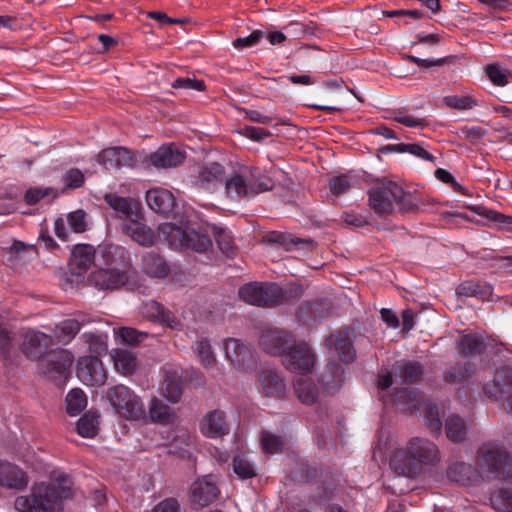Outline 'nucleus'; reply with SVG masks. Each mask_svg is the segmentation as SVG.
Wrapping results in <instances>:
<instances>
[{
	"instance_id": "774afa93",
	"label": "nucleus",
	"mask_w": 512,
	"mask_h": 512,
	"mask_svg": "<svg viewBox=\"0 0 512 512\" xmlns=\"http://www.w3.org/2000/svg\"><path fill=\"white\" fill-rule=\"evenodd\" d=\"M152 512H180V504L175 498H166L159 502Z\"/></svg>"
},
{
	"instance_id": "8fccbe9b",
	"label": "nucleus",
	"mask_w": 512,
	"mask_h": 512,
	"mask_svg": "<svg viewBox=\"0 0 512 512\" xmlns=\"http://www.w3.org/2000/svg\"><path fill=\"white\" fill-rule=\"evenodd\" d=\"M103 257L111 264L117 262L126 264L129 260V255L125 248L113 244H109L104 247Z\"/></svg>"
},
{
	"instance_id": "c756f323",
	"label": "nucleus",
	"mask_w": 512,
	"mask_h": 512,
	"mask_svg": "<svg viewBox=\"0 0 512 512\" xmlns=\"http://www.w3.org/2000/svg\"><path fill=\"white\" fill-rule=\"evenodd\" d=\"M148 418L156 424L170 425L176 421L177 415L174 409L166 405L162 400L152 397L149 401Z\"/></svg>"
},
{
	"instance_id": "864d4df0",
	"label": "nucleus",
	"mask_w": 512,
	"mask_h": 512,
	"mask_svg": "<svg viewBox=\"0 0 512 512\" xmlns=\"http://www.w3.org/2000/svg\"><path fill=\"white\" fill-rule=\"evenodd\" d=\"M445 104L457 110H469L476 106V101L468 96H446L444 98Z\"/></svg>"
},
{
	"instance_id": "a878e982",
	"label": "nucleus",
	"mask_w": 512,
	"mask_h": 512,
	"mask_svg": "<svg viewBox=\"0 0 512 512\" xmlns=\"http://www.w3.org/2000/svg\"><path fill=\"white\" fill-rule=\"evenodd\" d=\"M140 311L144 317L165 324L170 328L179 326V321L174 314L156 301L149 300L142 303Z\"/></svg>"
},
{
	"instance_id": "3c124183",
	"label": "nucleus",
	"mask_w": 512,
	"mask_h": 512,
	"mask_svg": "<svg viewBox=\"0 0 512 512\" xmlns=\"http://www.w3.org/2000/svg\"><path fill=\"white\" fill-rule=\"evenodd\" d=\"M212 232L215 237V241L219 249L227 256H230L234 251V244L232 237L221 228H212Z\"/></svg>"
},
{
	"instance_id": "4468645a",
	"label": "nucleus",
	"mask_w": 512,
	"mask_h": 512,
	"mask_svg": "<svg viewBox=\"0 0 512 512\" xmlns=\"http://www.w3.org/2000/svg\"><path fill=\"white\" fill-rule=\"evenodd\" d=\"M406 447L418 462L421 471L424 466L435 465L440 460L438 447L426 438L414 437L408 441Z\"/></svg>"
},
{
	"instance_id": "7ed1b4c3",
	"label": "nucleus",
	"mask_w": 512,
	"mask_h": 512,
	"mask_svg": "<svg viewBox=\"0 0 512 512\" xmlns=\"http://www.w3.org/2000/svg\"><path fill=\"white\" fill-rule=\"evenodd\" d=\"M273 187L274 181L271 178L262 175L259 168L248 165L238 166L226 177L224 183L225 194L233 201L253 197Z\"/></svg>"
},
{
	"instance_id": "20e7f679",
	"label": "nucleus",
	"mask_w": 512,
	"mask_h": 512,
	"mask_svg": "<svg viewBox=\"0 0 512 512\" xmlns=\"http://www.w3.org/2000/svg\"><path fill=\"white\" fill-rule=\"evenodd\" d=\"M106 399L114 411L126 420L138 421L147 418L142 399L126 385L117 384L109 387Z\"/></svg>"
},
{
	"instance_id": "7c9ffc66",
	"label": "nucleus",
	"mask_w": 512,
	"mask_h": 512,
	"mask_svg": "<svg viewBox=\"0 0 512 512\" xmlns=\"http://www.w3.org/2000/svg\"><path fill=\"white\" fill-rule=\"evenodd\" d=\"M325 345L328 349H334L343 362L349 363L353 361L354 351L347 331H338L331 335L325 340Z\"/></svg>"
},
{
	"instance_id": "9d476101",
	"label": "nucleus",
	"mask_w": 512,
	"mask_h": 512,
	"mask_svg": "<svg viewBox=\"0 0 512 512\" xmlns=\"http://www.w3.org/2000/svg\"><path fill=\"white\" fill-rule=\"evenodd\" d=\"M315 363V355L306 342H292L285 357L289 370L301 373L309 372Z\"/></svg>"
},
{
	"instance_id": "c9c22d12",
	"label": "nucleus",
	"mask_w": 512,
	"mask_h": 512,
	"mask_svg": "<svg viewBox=\"0 0 512 512\" xmlns=\"http://www.w3.org/2000/svg\"><path fill=\"white\" fill-rule=\"evenodd\" d=\"M104 199L112 209L125 215V219L139 217L141 211L133 200L112 193L106 194Z\"/></svg>"
},
{
	"instance_id": "4d7b16f0",
	"label": "nucleus",
	"mask_w": 512,
	"mask_h": 512,
	"mask_svg": "<svg viewBox=\"0 0 512 512\" xmlns=\"http://www.w3.org/2000/svg\"><path fill=\"white\" fill-rule=\"evenodd\" d=\"M82 339L84 340L85 343L88 344L89 351L91 353L101 355L102 353H105L107 350L105 342L99 335H96L94 333H84L82 335Z\"/></svg>"
},
{
	"instance_id": "2eb2a0df",
	"label": "nucleus",
	"mask_w": 512,
	"mask_h": 512,
	"mask_svg": "<svg viewBox=\"0 0 512 512\" xmlns=\"http://www.w3.org/2000/svg\"><path fill=\"white\" fill-rule=\"evenodd\" d=\"M122 231L133 241L141 246H153L158 241V232L156 233L145 223L142 222V213L139 217H130L124 219L122 223Z\"/></svg>"
},
{
	"instance_id": "dca6fc26",
	"label": "nucleus",
	"mask_w": 512,
	"mask_h": 512,
	"mask_svg": "<svg viewBox=\"0 0 512 512\" xmlns=\"http://www.w3.org/2000/svg\"><path fill=\"white\" fill-rule=\"evenodd\" d=\"M293 342V337L286 331L267 329L259 338L261 349L271 355H280L288 350Z\"/></svg>"
},
{
	"instance_id": "338daca9",
	"label": "nucleus",
	"mask_w": 512,
	"mask_h": 512,
	"mask_svg": "<svg viewBox=\"0 0 512 512\" xmlns=\"http://www.w3.org/2000/svg\"><path fill=\"white\" fill-rule=\"evenodd\" d=\"M239 134L253 141H262L265 138L271 136V132H269L268 130L254 126H245L241 130H239Z\"/></svg>"
},
{
	"instance_id": "de8ad7c7",
	"label": "nucleus",
	"mask_w": 512,
	"mask_h": 512,
	"mask_svg": "<svg viewBox=\"0 0 512 512\" xmlns=\"http://www.w3.org/2000/svg\"><path fill=\"white\" fill-rule=\"evenodd\" d=\"M461 352L465 355L478 354L484 351L486 345L477 335H465L460 341Z\"/></svg>"
},
{
	"instance_id": "5fc2aeb1",
	"label": "nucleus",
	"mask_w": 512,
	"mask_h": 512,
	"mask_svg": "<svg viewBox=\"0 0 512 512\" xmlns=\"http://www.w3.org/2000/svg\"><path fill=\"white\" fill-rule=\"evenodd\" d=\"M474 371L475 366L472 363L467 362L464 364L463 368H452L445 374L444 378L449 382H458L471 376Z\"/></svg>"
},
{
	"instance_id": "cd10ccee",
	"label": "nucleus",
	"mask_w": 512,
	"mask_h": 512,
	"mask_svg": "<svg viewBox=\"0 0 512 512\" xmlns=\"http://www.w3.org/2000/svg\"><path fill=\"white\" fill-rule=\"evenodd\" d=\"M148 206L157 213L169 214L175 206L173 194L164 188H153L146 193Z\"/></svg>"
},
{
	"instance_id": "393cba45",
	"label": "nucleus",
	"mask_w": 512,
	"mask_h": 512,
	"mask_svg": "<svg viewBox=\"0 0 512 512\" xmlns=\"http://www.w3.org/2000/svg\"><path fill=\"white\" fill-rule=\"evenodd\" d=\"M447 477L450 481L463 486L476 485L481 480L480 473L470 464L465 462H455L447 469Z\"/></svg>"
},
{
	"instance_id": "603ef678",
	"label": "nucleus",
	"mask_w": 512,
	"mask_h": 512,
	"mask_svg": "<svg viewBox=\"0 0 512 512\" xmlns=\"http://www.w3.org/2000/svg\"><path fill=\"white\" fill-rule=\"evenodd\" d=\"M233 471L241 479H249L256 475L254 467L243 456H236L233 459Z\"/></svg>"
},
{
	"instance_id": "4be33fe9",
	"label": "nucleus",
	"mask_w": 512,
	"mask_h": 512,
	"mask_svg": "<svg viewBox=\"0 0 512 512\" xmlns=\"http://www.w3.org/2000/svg\"><path fill=\"white\" fill-rule=\"evenodd\" d=\"M185 154L174 145H163L150 154L149 161L156 168H173L182 164Z\"/></svg>"
},
{
	"instance_id": "6e6552de",
	"label": "nucleus",
	"mask_w": 512,
	"mask_h": 512,
	"mask_svg": "<svg viewBox=\"0 0 512 512\" xmlns=\"http://www.w3.org/2000/svg\"><path fill=\"white\" fill-rule=\"evenodd\" d=\"M401 194V187L392 181L382 183L369 192V205L378 215H388L394 210L395 197Z\"/></svg>"
},
{
	"instance_id": "a211bd4d",
	"label": "nucleus",
	"mask_w": 512,
	"mask_h": 512,
	"mask_svg": "<svg viewBox=\"0 0 512 512\" xmlns=\"http://www.w3.org/2000/svg\"><path fill=\"white\" fill-rule=\"evenodd\" d=\"M73 360L72 353L66 349H50L40 361V369L47 375H52L53 373L64 374L70 369Z\"/></svg>"
},
{
	"instance_id": "412c9836",
	"label": "nucleus",
	"mask_w": 512,
	"mask_h": 512,
	"mask_svg": "<svg viewBox=\"0 0 512 512\" xmlns=\"http://www.w3.org/2000/svg\"><path fill=\"white\" fill-rule=\"evenodd\" d=\"M258 381L262 392L271 398L283 399L287 394L286 384L278 372L263 369L259 372Z\"/></svg>"
},
{
	"instance_id": "58836bf2",
	"label": "nucleus",
	"mask_w": 512,
	"mask_h": 512,
	"mask_svg": "<svg viewBox=\"0 0 512 512\" xmlns=\"http://www.w3.org/2000/svg\"><path fill=\"white\" fill-rule=\"evenodd\" d=\"M224 168L218 163H212L204 167L199 174V184L203 188H210L216 183L222 182L224 178Z\"/></svg>"
},
{
	"instance_id": "bb28decb",
	"label": "nucleus",
	"mask_w": 512,
	"mask_h": 512,
	"mask_svg": "<svg viewBox=\"0 0 512 512\" xmlns=\"http://www.w3.org/2000/svg\"><path fill=\"white\" fill-rule=\"evenodd\" d=\"M141 269L147 276L157 279H163L170 273V266L165 258L154 251L147 252L142 257Z\"/></svg>"
},
{
	"instance_id": "c85d7f7f",
	"label": "nucleus",
	"mask_w": 512,
	"mask_h": 512,
	"mask_svg": "<svg viewBox=\"0 0 512 512\" xmlns=\"http://www.w3.org/2000/svg\"><path fill=\"white\" fill-rule=\"evenodd\" d=\"M81 327V323L74 318H68L57 323L52 330V334H50L53 344H69L79 333Z\"/></svg>"
},
{
	"instance_id": "69168bd1",
	"label": "nucleus",
	"mask_w": 512,
	"mask_h": 512,
	"mask_svg": "<svg viewBox=\"0 0 512 512\" xmlns=\"http://www.w3.org/2000/svg\"><path fill=\"white\" fill-rule=\"evenodd\" d=\"M118 336L124 343L135 345L140 343L146 337V334L140 333L133 328L123 327L118 330Z\"/></svg>"
},
{
	"instance_id": "052dcab7",
	"label": "nucleus",
	"mask_w": 512,
	"mask_h": 512,
	"mask_svg": "<svg viewBox=\"0 0 512 512\" xmlns=\"http://www.w3.org/2000/svg\"><path fill=\"white\" fill-rule=\"evenodd\" d=\"M261 444L263 450L270 454L280 452L283 447L281 438L270 433H263Z\"/></svg>"
},
{
	"instance_id": "5701e85b",
	"label": "nucleus",
	"mask_w": 512,
	"mask_h": 512,
	"mask_svg": "<svg viewBox=\"0 0 512 512\" xmlns=\"http://www.w3.org/2000/svg\"><path fill=\"white\" fill-rule=\"evenodd\" d=\"M390 467L398 475L416 477L421 473L418 462L410 455L408 448L397 449L390 459Z\"/></svg>"
},
{
	"instance_id": "2f4dec72",
	"label": "nucleus",
	"mask_w": 512,
	"mask_h": 512,
	"mask_svg": "<svg viewBox=\"0 0 512 512\" xmlns=\"http://www.w3.org/2000/svg\"><path fill=\"white\" fill-rule=\"evenodd\" d=\"M111 358L116 371L125 376L133 374L139 367L137 355L127 349H114L111 352Z\"/></svg>"
},
{
	"instance_id": "0e129e2a",
	"label": "nucleus",
	"mask_w": 512,
	"mask_h": 512,
	"mask_svg": "<svg viewBox=\"0 0 512 512\" xmlns=\"http://www.w3.org/2000/svg\"><path fill=\"white\" fill-rule=\"evenodd\" d=\"M172 87L175 89H188L197 91H204L206 89L205 82L195 78H178L173 82Z\"/></svg>"
},
{
	"instance_id": "0eeeda50",
	"label": "nucleus",
	"mask_w": 512,
	"mask_h": 512,
	"mask_svg": "<svg viewBox=\"0 0 512 512\" xmlns=\"http://www.w3.org/2000/svg\"><path fill=\"white\" fill-rule=\"evenodd\" d=\"M20 349L23 354L32 360L41 361L54 346L52 336L36 329L20 331Z\"/></svg>"
},
{
	"instance_id": "e433bc0d",
	"label": "nucleus",
	"mask_w": 512,
	"mask_h": 512,
	"mask_svg": "<svg viewBox=\"0 0 512 512\" xmlns=\"http://www.w3.org/2000/svg\"><path fill=\"white\" fill-rule=\"evenodd\" d=\"M16 333L7 323L0 322V355L5 362L12 360Z\"/></svg>"
},
{
	"instance_id": "473e14b6",
	"label": "nucleus",
	"mask_w": 512,
	"mask_h": 512,
	"mask_svg": "<svg viewBox=\"0 0 512 512\" xmlns=\"http://www.w3.org/2000/svg\"><path fill=\"white\" fill-rule=\"evenodd\" d=\"M226 360L234 367L240 368L249 357L250 351L239 339L228 338L223 343Z\"/></svg>"
},
{
	"instance_id": "09e8293b",
	"label": "nucleus",
	"mask_w": 512,
	"mask_h": 512,
	"mask_svg": "<svg viewBox=\"0 0 512 512\" xmlns=\"http://www.w3.org/2000/svg\"><path fill=\"white\" fill-rule=\"evenodd\" d=\"M395 204L399 206V210L403 213L416 212L420 206L417 197L411 193L405 192L402 188L401 194L395 197Z\"/></svg>"
},
{
	"instance_id": "b1692460",
	"label": "nucleus",
	"mask_w": 512,
	"mask_h": 512,
	"mask_svg": "<svg viewBox=\"0 0 512 512\" xmlns=\"http://www.w3.org/2000/svg\"><path fill=\"white\" fill-rule=\"evenodd\" d=\"M95 259V249L89 244H78L71 252L70 270L73 274L81 275L85 273L93 264Z\"/></svg>"
},
{
	"instance_id": "1a4fd4ad",
	"label": "nucleus",
	"mask_w": 512,
	"mask_h": 512,
	"mask_svg": "<svg viewBox=\"0 0 512 512\" xmlns=\"http://www.w3.org/2000/svg\"><path fill=\"white\" fill-rule=\"evenodd\" d=\"M219 495V489L210 477L194 481L189 489V503L195 510H200L213 503Z\"/></svg>"
},
{
	"instance_id": "72a5a7b5",
	"label": "nucleus",
	"mask_w": 512,
	"mask_h": 512,
	"mask_svg": "<svg viewBox=\"0 0 512 512\" xmlns=\"http://www.w3.org/2000/svg\"><path fill=\"white\" fill-rule=\"evenodd\" d=\"M163 395L171 403H178L180 401L182 396V374L178 370H165Z\"/></svg>"
},
{
	"instance_id": "680f3d73",
	"label": "nucleus",
	"mask_w": 512,
	"mask_h": 512,
	"mask_svg": "<svg viewBox=\"0 0 512 512\" xmlns=\"http://www.w3.org/2000/svg\"><path fill=\"white\" fill-rule=\"evenodd\" d=\"M396 150L398 152H409L410 154L417 156L419 158L425 159L430 162H434L435 158L429 152H427L422 146L419 144H398Z\"/></svg>"
},
{
	"instance_id": "79ce46f5",
	"label": "nucleus",
	"mask_w": 512,
	"mask_h": 512,
	"mask_svg": "<svg viewBox=\"0 0 512 512\" xmlns=\"http://www.w3.org/2000/svg\"><path fill=\"white\" fill-rule=\"evenodd\" d=\"M192 349L200 363L205 368H210L215 365L216 356L212 350L210 342L207 339H200L195 341Z\"/></svg>"
},
{
	"instance_id": "4c0bfd02",
	"label": "nucleus",
	"mask_w": 512,
	"mask_h": 512,
	"mask_svg": "<svg viewBox=\"0 0 512 512\" xmlns=\"http://www.w3.org/2000/svg\"><path fill=\"white\" fill-rule=\"evenodd\" d=\"M445 433L447 438L455 443L462 442L467 436V427L462 418L451 415L446 419Z\"/></svg>"
},
{
	"instance_id": "e2e57ef3",
	"label": "nucleus",
	"mask_w": 512,
	"mask_h": 512,
	"mask_svg": "<svg viewBox=\"0 0 512 512\" xmlns=\"http://www.w3.org/2000/svg\"><path fill=\"white\" fill-rule=\"evenodd\" d=\"M84 179L83 172L77 168H71L63 177L65 187L70 189L80 188L84 183Z\"/></svg>"
},
{
	"instance_id": "f704fd0d",
	"label": "nucleus",
	"mask_w": 512,
	"mask_h": 512,
	"mask_svg": "<svg viewBox=\"0 0 512 512\" xmlns=\"http://www.w3.org/2000/svg\"><path fill=\"white\" fill-rule=\"evenodd\" d=\"M295 393L298 399L305 405H313L320 398V390L314 380L307 376H301L295 382Z\"/></svg>"
},
{
	"instance_id": "f8f14e48",
	"label": "nucleus",
	"mask_w": 512,
	"mask_h": 512,
	"mask_svg": "<svg viewBox=\"0 0 512 512\" xmlns=\"http://www.w3.org/2000/svg\"><path fill=\"white\" fill-rule=\"evenodd\" d=\"M128 280L127 272L117 267L95 270L88 278L89 283L99 290L119 289L124 286Z\"/></svg>"
},
{
	"instance_id": "6ab92c4d",
	"label": "nucleus",
	"mask_w": 512,
	"mask_h": 512,
	"mask_svg": "<svg viewBox=\"0 0 512 512\" xmlns=\"http://www.w3.org/2000/svg\"><path fill=\"white\" fill-rule=\"evenodd\" d=\"M484 392L490 398L507 401V397H510L512 393V368L502 367L498 369L492 382L485 385Z\"/></svg>"
},
{
	"instance_id": "f03ea898",
	"label": "nucleus",
	"mask_w": 512,
	"mask_h": 512,
	"mask_svg": "<svg viewBox=\"0 0 512 512\" xmlns=\"http://www.w3.org/2000/svg\"><path fill=\"white\" fill-rule=\"evenodd\" d=\"M72 497L68 480L33 485L29 495L18 496L14 507L18 512H62L63 501Z\"/></svg>"
},
{
	"instance_id": "f3484780",
	"label": "nucleus",
	"mask_w": 512,
	"mask_h": 512,
	"mask_svg": "<svg viewBox=\"0 0 512 512\" xmlns=\"http://www.w3.org/2000/svg\"><path fill=\"white\" fill-rule=\"evenodd\" d=\"M98 162L106 169L133 167L136 163L134 153L125 147H111L98 154Z\"/></svg>"
},
{
	"instance_id": "a19ab883",
	"label": "nucleus",
	"mask_w": 512,
	"mask_h": 512,
	"mask_svg": "<svg viewBox=\"0 0 512 512\" xmlns=\"http://www.w3.org/2000/svg\"><path fill=\"white\" fill-rule=\"evenodd\" d=\"M99 415L95 412L85 413L77 422V432L82 437L93 438L99 430Z\"/></svg>"
},
{
	"instance_id": "9b49d317",
	"label": "nucleus",
	"mask_w": 512,
	"mask_h": 512,
	"mask_svg": "<svg viewBox=\"0 0 512 512\" xmlns=\"http://www.w3.org/2000/svg\"><path fill=\"white\" fill-rule=\"evenodd\" d=\"M199 430L203 436L211 439L222 438L230 433L227 414L221 409L207 412L199 421Z\"/></svg>"
},
{
	"instance_id": "ddd939ff",
	"label": "nucleus",
	"mask_w": 512,
	"mask_h": 512,
	"mask_svg": "<svg viewBox=\"0 0 512 512\" xmlns=\"http://www.w3.org/2000/svg\"><path fill=\"white\" fill-rule=\"evenodd\" d=\"M77 376L85 384L101 386L106 381V371L98 356L90 355L79 359Z\"/></svg>"
},
{
	"instance_id": "bf43d9fd",
	"label": "nucleus",
	"mask_w": 512,
	"mask_h": 512,
	"mask_svg": "<svg viewBox=\"0 0 512 512\" xmlns=\"http://www.w3.org/2000/svg\"><path fill=\"white\" fill-rule=\"evenodd\" d=\"M423 374L422 367L419 363H405L401 367V377L404 382H415L418 381Z\"/></svg>"
},
{
	"instance_id": "49530a36",
	"label": "nucleus",
	"mask_w": 512,
	"mask_h": 512,
	"mask_svg": "<svg viewBox=\"0 0 512 512\" xmlns=\"http://www.w3.org/2000/svg\"><path fill=\"white\" fill-rule=\"evenodd\" d=\"M267 238L269 242L279 243L283 245L287 250H290L293 247H297L299 244H304L309 247L313 246V241L311 239H301L277 232L270 233Z\"/></svg>"
},
{
	"instance_id": "f257e3e1",
	"label": "nucleus",
	"mask_w": 512,
	"mask_h": 512,
	"mask_svg": "<svg viewBox=\"0 0 512 512\" xmlns=\"http://www.w3.org/2000/svg\"><path fill=\"white\" fill-rule=\"evenodd\" d=\"M477 465L488 476L504 480L500 490L490 497L492 507L499 512H512V457L503 446L489 442L479 448Z\"/></svg>"
},
{
	"instance_id": "aec40b11",
	"label": "nucleus",
	"mask_w": 512,
	"mask_h": 512,
	"mask_svg": "<svg viewBox=\"0 0 512 512\" xmlns=\"http://www.w3.org/2000/svg\"><path fill=\"white\" fill-rule=\"evenodd\" d=\"M29 483V477L17 465L0 461V487L11 490H24Z\"/></svg>"
},
{
	"instance_id": "c03bdc74",
	"label": "nucleus",
	"mask_w": 512,
	"mask_h": 512,
	"mask_svg": "<svg viewBox=\"0 0 512 512\" xmlns=\"http://www.w3.org/2000/svg\"><path fill=\"white\" fill-rule=\"evenodd\" d=\"M67 412L71 416L79 414L87 406V398L81 389H72L66 396Z\"/></svg>"
},
{
	"instance_id": "6e6d98bb",
	"label": "nucleus",
	"mask_w": 512,
	"mask_h": 512,
	"mask_svg": "<svg viewBox=\"0 0 512 512\" xmlns=\"http://www.w3.org/2000/svg\"><path fill=\"white\" fill-rule=\"evenodd\" d=\"M9 254L15 259H24L28 255H36L37 249L34 245L25 244L22 241H14L9 248Z\"/></svg>"
},
{
	"instance_id": "423d86ee",
	"label": "nucleus",
	"mask_w": 512,
	"mask_h": 512,
	"mask_svg": "<svg viewBox=\"0 0 512 512\" xmlns=\"http://www.w3.org/2000/svg\"><path fill=\"white\" fill-rule=\"evenodd\" d=\"M189 227L178 226L173 223H163L158 227V239H163L174 249H190L196 252H206L212 247V243L205 237L200 238L197 244L188 237Z\"/></svg>"
},
{
	"instance_id": "ea45409f",
	"label": "nucleus",
	"mask_w": 512,
	"mask_h": 512,
	"mask_svg": "<svg viewBox=\"0 0 512 512\" xmlns=\"http://www.w3.org/2000/svg\"><path fill=\"white\" fill-rule=\"evenodd\" d=\"M457 292L466 297H478L487 299L492 294V288L488 284H481L475 281H465L459 285Z\"/></svg>"
},
{
	"instance_id": "13d9d810",
	"label": "nucleus",
	"mask_w": 512,
	"mask_h": 512,
	"mask_svg": "<svg viewBox=\"0 0 512 512\" xmlns=\"http://www.w3.org/2000/svg\"><path fill=\"white\" fill-rule=\"evenodd\" d=\"M67 222L70 229L75 233H82L86 230L85 213L83 210L71 212L67 216Z\"/></svg>"
},
{
	"instance_id": "37998d69",
	"label": "nucleus",
	"mask_w": 512,
	"mask_h": 512,
	"mask_svg": "<svg viewBox=\"0 0 512 512\" xmlns=\"http://www.w3.org/2000/svg\"><path fill=\"white\" fill-rule=\"evenodd\" d=\"M470 209L479 216L485 217L490 221L499 223L502 229L510 230V227L512 226V216L505 215L491 209H487L484 206H473Z\"/></svg>"
},
{
	"instance_id": "a18cd8bd",
	"label": "nucleus",
	"mask_w": 512,
	"mask_h": 512,
	"mask_svg": "<svg viewBox=\"0 0 512 512\" xmlns=\"http://www.w3.org/2000/svg\"><path fill=\"white\" fill-rule=\"evenodd\" d=\"M424 423L431 433L437 435L441 432L442 423L437 407L432 403H425L423 407Z\"/></svg>"
},
{
	"instance_id": "39448f33",
	"label": "nucleus",
	"mask_w": 512,
	"mask_h": 512,
	"mask_svg": "<svg viewBox=\"0 0 512 512\" xmlns=\"http://www.w3.org/2000/svg\"><path fill=\"white\" fill-rule=\"evenodd\" d=\"M238 294L243 301L263 307H272L287 301L286 293L276 284H246L239 289Z\"/></svg>"
}]
</instances>
